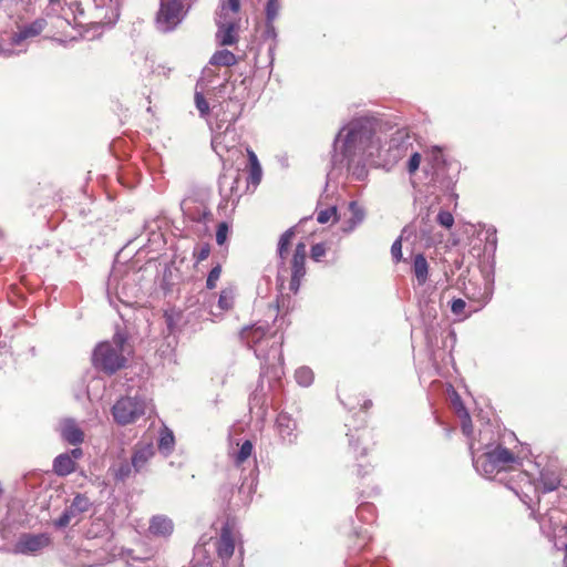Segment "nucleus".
<instances>
[{
	"label": "nucleus",
	"instance_id": "obj_6",
	"mask_svg": "<svg viewBox=\"0 0 567 567\" xmlns=\"http://www.w3.org/2000/svg\"><path fill=\"white\" fill-rule=\"evenodd\" d=\"M411 146L409 133L398 130L385 144L380 142V152L375 155V159L383 167L390 168L408 154Z\"/></svg>",
	"mask_w": 567,
	"mask_h": 567
},
{
	"label": "nucleus",
	"instance_id": "obj_3",
	"mask_svg": "<svg viewBox=\"0 0 567 567\" xmlns=\"http://www.w3.org/2000/svg\"><path fill=\"white\" fill-rule=\"evenodd\" d=\"M473 465L477 472L494 477L502 472L515 471L520 466L519 458L508 449L497 445L481 455L473 454Z\"/></svg>",
	"mask_w": 567,
	"mask_h": 567
},
{
	"label": "nucleus",
	"instance_id": "obj_53",
	"mask_svg": "<svg viewBox=\"0 0 567 567\" xmlns=\"http://www.w3.org/2000/svg\"><path fill=\"white\" fill-rule=\"evenodd\" d=\"M358 225H354V221L352 219H349L347 221V226L343 228L344 231L350 233Z\"/></svg>",
	"mask_w": 567,
	"mask_h": 567
},
{
	"label": "nucleus",
	"instance_id": "obj_28",
	"mask_svg": "<svg viewBox=\"0 0 567 567\" xmlns=\"http://www.w3.org/2000/svg\"><path fill=\"white\" fill-rule=\"evenodd\" d=\"M252 443L245 441L239 450L234 454V462L237 466L241 465L252 453Z\"/></svg>",
	"mask_w": 567,
	"mask_h": 567
},
{
	"label": "nucleus",
	"instance_id": "obj_54",
	"mask_svg": "<svg viewBox=\"0 0 567 567\" xmlns=\"http://www.w3.org/2000/svg\"><path fill=\"white\" fill-rule=\"evenodd\" d=\"M13 53L12 50H9V49H3L2 47H0V56H10L11 54Z\"/></svg>",
	"mask_w": 567,
	"mask_h": 567
},
{
	"label": "nucleus",
	"instance_id": "obj_49",
	"mask_svg": "<svg viewBox=\"0 0 567 567\" xmlns=\"http://www.w3.org/2000/svg\"><path fill=\"white\" fill-rule=\"evenodd\" d=\"M69 454L72 456V460L75 462V460H79L82 457L83 451L80 447H75Z\"/></svg>",
	"mask_w": 567,
	"mask_h": 567
},
{
	"label": "nucleus",
	"instance_id": "obj_35",
	"mask_svg": "<svg viewBox=\"0 0 567 567\" xmlns=\"http://www.w3.org/2000/svg\"><path fill=\"white\" fill-rule=\"evenodd\" d=\"M349 209L351 212L350 219L354 221V225L361 224L365 216L364 209L357 202H351L349 204Z\"/></svg>",
	"mask_w": 567,
	"mask_h": 567
},
{
	"label": "nucleus",
	"instance_id": "obj_34",
	"mask_svg": "<svg viewBox=\"0 0 567 567\" xmlns=\"http://www.w3.org/2000/svg\"><path fill=\"white\" fill-rule=\"evenodd\" d=\"M560 481L557 476L547 477L542 475L540 477V487L544 493L553 492L559 486Z\"/></svg>",
	"mask_w": 567,
	"mask_h": 567
},
{
	"label": "nucleus",
	"instance_id": "obj_20",
	"mask_svg": "<svg viewBox=\"0 0 567 567\" xmlns=\"http://www.w3.org/2000/svg\"><path fill=\"white\" fill-rule=\"evenodd\" d=\"M238 173H224L218 179L219 192L223 196H230L237 189Z\"/></svg>",
	"mask_w": 567,
	"mask_h": 567
},
{
	"label": "nucleus",
	"instance_id": "obj_47",
	"mask_svg": "<svg viewBox=\"0 0 567 567\" xmlns=\"http://www.w3.org/2000/svg\"><path fill=\"white\" fill-rule=\"evenodd\" d=\"M265 37L268 39H276L277 32L274 22H269L266 20Z\"/></svg>",
	"mask_w": 567,
	"mask_h": 567
},
{
	"label": "nucleus",
	"instance_id": "obj_48",
	"mask_svg": "<svg viewBox=\"0 0 567 567\" xmlns=\"http://www.w3.org/2000/svg\"><path fill=\"white\" fill-rule=\"evenodd\" d=\"M97 18L100 19V21L102 23H113L115 21V19L117 18V13L114 11V9L112 8V14L109 16L107 13H105L104 16L102 14H99Z\"/></svg>",
	"mask_w": 567,
	"mask_h": 567
},
{
	"label": "nucleus",
	"instance_id": "obj_55",
	"mask_svg": "<svg viewBox=\"0 0 567 567\" xmlns=\"http://www.w3.org/2000/svg\"><path fill=\"white\" fill-rule=\"evenodd\" d=\"M371 405H372V401H371V400H367V401H364V403H363V409H364V410H368Z\"/></svg>",
	"mask_w": 567,
	"mask_h": 567
},
{
	"label": "nucleus",
	"instance_id": "obj_4",
	"mask_svg": "<svg viewBox=\"0 0 567 567\" xmlns=\"http://www.w3.org/2000/svg\"><path fill=\"white\" fill-rule=\"evenodd\" d=\"M125 337L115 333L112 341H104L96 346L92 361L93 365L109 374H112L125 364Z\"/></svg>",
	"mask_w": 567,
	"mask_h": 567
},
{
	"label": "nucleus",
	"instance_id": "obj_27",
	"mask_svg": "<svg viewBox=\"0 0 567 567\" xmlns=\"http://www.w3.org/2000/svg\"><path fill=\"white\" fill-rule=\"evenodd\" d=\"M174 446V435L173 432L169 431L167 427H165L161 432V436L158 440V449L165 453L168 454Z\"/></svg>",
	"mask_w": 567,
	"mask_h": 567
},
{
	"label": "nucleus",
	"instance_id": "obj_24",
	"mask_svg": "<svg viewBox=\"0 0 567 567\" xmlns=\"http://www.w3.org/2000/svg\"><path fill=\"white\" fill-rule=\"evenodd\" d=\"M456 411H457L458 417L461 419L462 432L466 436H471L473 433L472 420H471L470 413L467 412V410L465 409V406L463 405V403L460 401L458 398H457V402H456Z\"/></svg>",
	"mask_w": 567,
	"mask_h": 567
},
{
	"label": "nucleus",
	"instance_id": "obj_15",
	"mask_svg": "<svg viewBox=\"0 0 567 567\" xmlns=\"http://www.w3.org/2000/svg\"><path fill=\"white\" fill-rule=\"evenodd\" d=\"M45 27V21L39 19L23 27L19 32L14 33L11 38L12 44L19 45L22 41L29 38L39 35Z\"/></svg>",
	"mask_w": 567,
	"mask_h": 567
},
{
	"label": "nucleus",
	"instance_id": "obj_51",
	"mask_svg": "<svg viewBox=\"0 0 567 567\" xmlns=\"http://www.w3.org/2000/svg\"><path fill=\"white\" fill-rule=\"evenodd\" d=\"M96 11H102L106 4L105 0H93Z\"/></svg>",
	"mask_w": 567,
	"mask_h": 567
},
{
	"label": "nucleus",
	"instance_id": "obj_14",
	"mask_svg": "<svg viewBox=\"0 0 567 567\" xmlns=\"http://www.w3.org/2000/svg\"><path fill=\"white\" fill-rule=\"evenodd\" d=\"M148 530L154 536L168 537L174 530V524L167 516L155 515L150 522Z\"/></svg>",
	"mask_w": 567,
	"mask_h": 567
},
{
	"label": "nucleus",
	"instance_id": "obj_38",
	"mask_svg": "<svg viewBox=\"0 0 567 567\" xmlns=\"http://www.w3.org/2000/svg\"><path fill=\"white\" fill-rule=\"evenodd\" d=\"M220 274H221L220 265H216L215 267L212 268V270L208 274L207 280H206V287L208 289H214L216 287L217 281L220 278Z\"/></svg>",
	"mask_w": 567,
	"mask_h": 567
},
{
	"label": "nucleus",
	"instance_id": "obj_37",
	"mask_svg": "<svg viewBox=\"0 0 567 567\" xmlns=\"http://www.w3.org/2000/svg\"><path fill=\"white\" fill-rule=\"evenodd\" d=\"M234 293L231 290H223L218 299V306L223 310H228L233 307Z\"/></svg>",
	"mask_w": 567,
	"mask_h": 567
},
{
	"label": "nucleus",
	"instance_id": "obj_13",
	"mask_svg": "<svg viewBox=\"0 0 567 567\" xmlns=\"http://www.w3.org/2000/svg\"><path fill=\"white\" fill-rule=\"evenodd\" d=\"M152 443H137L132 455V466L135 472L142 471L154 455Z\"/></svg>",
	"mask_w": 567,
	"mask_h": 567
},
{
	"label": "nucleus",
	"instance_id": "obj_46",
	"mask_svg": "<svg viewBox=\"0 0 567 567\" xmlns=\"http://www.w3.org/2000/svg\"><path fill=\"white\" fill-rule=\"evenodd\" d=\"M303 276L291 275L289 288L292 292L297 293L300 288V282Z\"/></svg>",
	"mask_w": 567,
	"mask_h": 567
},
{
	"label": "nucleus",
	"instance_id": "obj_42",
	"mask_svg": "<svg viewBox=\"0 0 567 567\" xmlns=\"http://www.w3.org/2000/svg\"><path fill=\"white\" fill-rule=\"evenodd\" d=\"M420 163H421V155L417 152H414L411 155V157L409 158L408 172L410 174H414L419 169Z\"/></svg>",
	"mask_w": 567,
	"mask_h": 567
},
{
	"label": "nucleus",
	"instance_id": "obj_52",
	"mask_svg": "<svg viewBox=\"0 0 567 567\" xmlns=\"http://www.w3.org/2000/svg\"><path fill=\"white\" fill-rule=\"evenodd\" d=\"M165 318H166V323H167V327L169 329V331L172 332L173 331V326H174V322H173V316L172 315H168L167 312L165 313Z\"/></svg>",
	"mask_w": 567,
	"mask_h": 567
},
{
	"label": "nucleus",
	"instance_id": "obj_59",
	"mask_svg": "<svg viewBox=\"0 0 567 567\" xmlns=\"http://www.w3.org/2000/svg\"><path fill=\"white\" fill-rule=\"evenodd\" d=\"M492 241H493V244H495V241H496V238H495V230L493 231V240H492Z\"/></svg>",
	"mask_w": 567,
	"mask_h": 567
},
{
	"label": "nucleus",
	"instance_id": "obj_30",
	"mask_svg": "<svg viewBox=\"0 0 567 567\" xmlns=\"http://www.w3.org/2000/svg\"><path fill=\"white\" fill-rule=\"evenodd\" d=\"M296 381L302 386H309L313 381V372L308 367H301L296 370Z\"/></svg>",
	"mask_w": 567,
	"mask_h": 567
},
{
	"label": "nucleus",
	"instance_id": "obj_7",
	"mask_svg": "<svg viewBox=\"0 0 567 567\" xmlns=\"http://www.w3.org/2000/svg\"><path fill=\"white\" fill-rule=\"evenodd\" d=\"M148 409L150 403L142 396H122L112 406V415L118 425H127L145 415Z\"/></svg>",
	"mask_w": 567,
	"mask_h": 567
},
{
	"label": "nucleus",
	"instance_id": "obj_57",
	"mask_svg": "<svg viewBox=\"0 0 567 567\" xmlns=\"http://www.w3.org/2000/svg\"><path fill=\"white\" fill-rule=\"evenodd\" d=\"M518 476L522 477V478H527V475L523 472H518Z\"/></svg>",
	"mask_w": 567,
	"mask_h": 567
},
{
	"label": "nucleus",
	"instance_id": "obj_1",
	"mask_svg": "<svg viewBox=\"0 0 567 567\" xmlns=\"http://www.w3.org/2000/svg\"><path fill=\"white\" fill-rule=\"evenodd\" d=\"M378 126L379 121L374 116L354 117L339 130L334 138V161L340 155L349 174L357 181L367 178V164L374 161L380 152Z\"/></svg>",
	"mask_w": 567,
	"mask_h": 567
},
{
	"label": "nucleus",
	"instance_id": "obj_29",
	"mask_svg": "<svg viewBox=\"0 0 567 567\" xmlns=\"http://www.w3.org/2000/svg\"><path fill=\"white\" fill-rule=\"evenodd\" d=\"M317 220L319 224L336 223L338 220L337 207L332 205L324 209H319L317 212Z\"/></svg>",
	"mask_w": 567,
	"mask_h": 567
},
{
	"label": "nucleus",
	"instance_id": "obj_25",
	"mask_svg": "<svg viewBox=\"0 0 567 567\" xmlns=\"http://www.w3.org/2000/svg\"><path fill=\"white\" fill-rule=\"evenodd\" d=\"M240 10V0H227L220 4L217 18H237Z\"/></svg>",
	"mask_w": 567,
	"mask_h": 567
},
{
	"label": "nucleus",
	"instance_id": "obj_5",
	"mask_svg": "<svg viewBox=\"0 0 567 567\" xmlns=\"http://www.w3.org/2000/svg\"><path fill=\"white\" fill-rule=\"evenodd\" d=\"M238 115L233 114L228 124L224 127L223 124H217L214 128L212 137V148L219 156L221 161H231L236 155L240 154L238 148L239 137L234 126ZM226 122V120H221Z\"/></svg>",
	"mask_w": 567,
	"mask_h": 567
},
{
	"label": "nucleus",
	"instance_id": "obj_8",
	"mask_svg": "<svg viewBox=\"0 0 567 567\" xmlns=\"http://www.w3.org/2000/svg\"><path fill=\"white\" fill-rule=\"evenodd\" d=\"M181 0L162 1L156 16V27L162 32H171L184 20L187 14Z\"/></svg>",
	"mask_w": 567,
	"mask_h": 567
},
{
	"label": "nucleus",
	"instance_id": "obj_12",
	"mask_svg": "<svg viewBox=\"0 0 567 567\" xmlns=\"http://www.w3.org/2000/svg\"><path fill=\"white\" fill-rule=\"evenodd\" d=\"M49 544V537L40 535H23L17 544L19 553L29 554L35 553Z\"/></svg>",
	"mask_w": 567,
	"mask_h": 567
},
{
	"label": "nucleus",
	"instance_id": "obj_23",
	"mask_svg": "<svg viewBox=\"0 0 567 567\" xmlns=\"http://www.w3.org/2000/svg\"><path fill=\"white\" fill-rule=\"evenodd\" d=\"M293 237H295V229L289 228L279 238L277 254H278V257H279L281 264L285 262V259L288 254V248H289Z\"/></svg>",
	"mask_w": 567,
	"mask_h": 567
},
{
	"label": "nucleus",
	"instance_id": "obj_43",
	"mask_svg": "<svg viewBox=\"0 0 567 567\" xmlns=\"http://www.w3.org/2000/svg\"><path fill=\"white\" fill-rule=\"evenodd\" d=\"M465 307H466V302L461 298L453 299L451 302V311L455 316L463 315Z\"/></svg>",
	"mask_w": 567,
	"mask_h": 567
},
{
	"label": "nucleus",
	"instance_id": "obj_44",
	"mask_svg": "<svg viewBox=\"0 0 567 567\" xmlns=\"http://www.w3.org/2000/svg\"><path fill=\"white\" fill-rule=\"evenodd\" d=\"M326 246L322 243L316 244L311 247V258L319 261L326 255Z\"/></svg>",
	"mask_w": 567,
	"mask_h": 567
},
{
	"label": "nucleus",
	"instance_id": "obj_32",
	"mask_svg": "<svg viewBox=\"0 0 567 567\" xmlns=\"http://www.w3.org/2000/svg\"><path fill=\"white\" fill-rule=\"evenodd\" d=\"M408 231V228H403L400 237L396 240H394V243L391 246V256L394 262H399L402 260V239L405 237Z\"/></svg>",
	"mask_w": 567,
	"mask_h": 567
},
{
	"label": "nucleus",
	"instance_id": "obj_60",
	"mask_svg": "<svg viewBox=\"0 0 567 567\" xmlns=\"http://www.w3.org/2000/svg\"><path fill=\"white\" fill-rule=\"evenodd\" d=\"M56 2H59V0H50V3H51V4H54V3H56Z\"/></svg>",
	"mask_w": 567,
	"mask_h": 567
},
{
	"label": "nucleus",
	"instance_id": "obj_63",
	"mask_svg": "<svg viewBox=\"0 0 567 567\" xmlns=\"http://www.w3.org/2000/svg\"><path fill=\"white\" fill-rule=\"evenodd\" d=\"M3 0H0V3L2 2Z\"/></svg>",
	"mask_w": 567,
	"mask_h": 567
},
{
	"label": "nucleus",
	"instance_id": "obj_61",
	"mask_svg": "<svg viewBox=\"0 0 567 567\" xmlns=\"http://www.w3.org/2000/svg\"><path fill=\"white\" fill-rule=\"evenodd\" d=\"M365 453H367V450H365V449H363V450L361 451V455H365Z\"/></svg>",
	"mask_w": 567,
	"mask_h": 567
},
{
	"label": "nucleus",
	"instance_id": "obj_2",
	"mask_svg": "<svg viewBox=\"0 0 567 567\" xmlns=\"http://www.w3.org/2000/svg\"><path fill=\"white\" fill-rule=\"evenodd\" d=\"M241 338L254 349L256 357L260 360V377L271 374L272 379L279 380L282 371V334L274 332L267 334L266 328L255 324L241 331Z\"/></svg>",
	"mask_w": 567,
	"mask_h": 567
},
{
	"label": "nucleus",
	"instance_id": "obj_11",
	"mask_svg": "<svg viewBox=\"0 0 567 567\" xmlns=\"http://www.w3.org/2000/svg\"><path fill=\"white\" fill-rule=\"evenodd\" d=\"M276 429L284 443L291 444L296 442L298 436L297 423L288 413L281 412L278 414Z\"/></svg>",
	"mask_w": 567,
	"mask_h": 567
},
{
	"label": "nucleus",
	"instance_id": "obj_33",
	"mask_svg": "<svg viewBox=\"0 0 567 567\" xmlns=\"http://www.w3.org/2000/svg\"><path fill=\"white\" fill-rule=\"evenodd\" d=\"M427 161L433 169L440 168L444 164L442 150L433 147L429 153Z\"/></svg>",
	"mask_w": 567,
	"mask_h": 567
},
{
	"label": "nucleus",
	"instance_id": "obj_17",
	"mask_svg": "<svg viewBox=\"0 0 567 567\" xmlns=\"http://www.w3.org/2000/svg\"><path fill=\"white\" fill-rule=\"evenodd\" d=\"M306 255L307 246L305 243H298L291 260V275L305 276L306 275Z\"/></svg>",
	"mask_w": 567,
	"mask_h": 567
},
{
	"label": "nucleus",
	"instance_id": "obj_18",
	"mask_svg": "<svg viewBox=\"0 0 567 567\" xmlns=\"http://www.w3.org/2000/svg\"><path fill=\"white\" fill-rule=\"evenodd\" d=\"M132 468V462L130 463L127 460H121L109 467L107 474L116 482H124L131 476Z\"/></svg>",
	"mask_w": 567,
	"mask_h": 567
},
{
	"label": "nucleus",
	"instance_id": "obj_41",
	"mask_svg": "<svg viewBox=\"0 0 567 567\" xmlns=\"http://www.w3.org/2000/svg\"><path fill=\"white\" fill-rule=\"evenodd\" d=\"M229 233L227 223H220L216 230V243L221 246L226 243Z\"/></svg>",
	"mask_w": 567,
	"mask_h": 567
},
{
	"label": "nucleus",
	"instance_id": "obj_16",
	"mask_svg": "<svg viewBox=\"0 0 567 567\" xmlns=\"http://www.w3.org/2000/svg\"><path fill=\"white\" fill-rule=\"evenodd\" d=\"M61 436L72 445L81 444L84 440V433L73 420H66L61 427Z\"/></svg>",
	"mask_w": 567,
	"mask_h": 567
},
{
	"label": "nucleus",
	"instance_id": "obj_40",
	"mask_svg": "<svg viewBox=\"0 0 567 567\" xmlns=\"http://www.w3.org/2000/svg\"><path fill=\"white\" fill-rule=\"evenodd\" d=\"M195 104L202 116H206L209 113L208 102L199 92L195 94Z\"/></svg>",
	"mask_w": 567,
	"mask_h": 567
},
{
	"label": "nucleus",
	"instance_id": "obj_26",
	"mask_svg": "<svg viewBox=\"0 0 567 567\" xmlns=\"http://www.w3.org/2000/svg\"><path fill=\"white\" fill-rule=\"evenodd\" d=\"M247 152H248V157H249V163H250L249 179H250L251 184L258 185L260 183L261 174H262L261 166L258 162L256 154L250 150H247Z\"/></svg>",
	"mask_w": 567,
	"mask_h": 567
},
{
	"label": "nucleus",
	"instance_id": "obj_22",
	"mask_svg": "<svg viewBox=\"0 0 567 567\" xmlns=\"http://www.w3.org/2000/svg\"><path fill=\"white\" fill-rule=\"evenodd\" d=\"M237 59L229 50H219L213 54L209 63L213 65L231 66L236 63Z\"/></svg>",
	"mask_w": 567,
	"mask_h": 567
},
{
	"label": "nucleus",
	"instance_id": "obj_62",
	"mask_svg": "<svg viewBox=\"0 0 567 567\" xmlns=\"http://www.w3.org/2000/svg\"><path fill=\"white\" fill-rule=\"evenodd\" d=\"M509 488L515 491V494H518V491H516L514 487L509 486Z\"/></svg>",
	"mask_w": 567,
	"mask_h": 567
},
{
	"label": "nucleus",
	"instance_id": "obj_19",
	"mask_svg": "<svg viewBox=\"0 0 567 567\" xmlns=\"http://www.w3.org/2000/svg\"><path fill=\"white\" fill-rule=\"evenodd\" d=\"M53 471L59 476H66L75 471V462L69 453L60 454L53 461Z\"/></svg>",
	"mask_w": 567,
	"mask_h": 567
},
{
	"label": "nucleus",
	"instance_id": "obj_10",
	"mask_svg": "<svg viewBox=\"0 0 567 567\" xmlns=\"http://www.w3.org/2000/svg\"><path fill=\"white\" fill-rule=\"evenodd\" d=\"M217 41L220 45H233L238 41V18H216Z\"/></svg>",
	"mask_w": 567,
	"mask_h": 567
},
{
	"label": "nucleus",
	"instance_id": "obj_36",
	"mask_svg": "<svg viewBox=\"0 0 567 567\" xmlns=\"http://www.w3.org/2000/svg\"><path fill=\"white\" fill-rule=\"evenodd\" d=\"M186 214L195 221H206L212 216L210 210L205 206L198 208L197 212H192L190 208H187Z\"/></svg>",
	"mask_w": 567,
	"mask_h": 567
},
{
	"label": "nucleus",
	"instance_id": "obj_39",
	"mask_svg": "<svg viewBox=\"0 0 567 567\" xmlns=\"http://www.w3.org/2000/svg\"><path fill=\"white\" fill-rule=\"evenodd\" d=\"M437 223L446 229H450L454 224V217L450 212L441 210L436 217Z\"/></svg>",
	"mask_w": 567,
	"mask_h": 567
},
{
	"label": "nucleus",
	"instance_id": "obj_50",
	"mask_svg": "<svg viewBox=\"0 0 567 567\" xmlns=\"http://www.w3.org/2000/svg\"><path fill=\"white\" fill-rule=\"evenodd\" d=\"M153 72L167 76L168 73L171 72V68H165L164 65H158L156 69L153 70Z\"/></svg>",
	"mask_w": 567,
	"mask_h": 567
},
{
	"label": "nucleus",
	"instance_id": "obj_58",
	"mask_svg": "<svg viewBox=\"0 0 567 567\" xmlns=\"http://www.w3.org/2000/svg\"><path fill=\"white\" fill-rule=\"evenodd\" d=\"M565 563H567V545L565 546Z\"/></svg>",
	"mask_w": 567,
	"mask_h": 567
},
{
	"label": "nucleus",
	"instance_id": "obj_31",
	"mask_svg": "<svg viewBox=\"0 0 567 567\" xmlns=\"http://www.w3.org/2000/svg\"><path fill=\"white\" fill-rule=\"evenodd\" d=\"M281 3L279 0H267L266 3V20L269 22H274L280 12Z\"/></svg>",
	"mask_w": 567,
	"mask_h": 567
},
{
	"label": "nucleus",
	"instance_id": "obj_9",
	"mask_svg": "<svg viewBox=\"0 0 567 567\" xmlns=\"http://www.w3.org/2000/svg\"><path fill=\"white\" fill-rule=\"evenodd\" d=\"M92 503L87 496L83 494H76L72 499L71 504L64 509L61 516L54 522L58 528H64L70 525L73 520L79 522L80 516L87 512Z\"/></svg>",
	"mask_w": 567,
	"mask_h": 567
},
{
	"label": "nucleus",
	"instance_id": "obj_21",
	"mask_svg": "<svg viewBox=\"0 0 567 567\" xmlns=\"http://www.w3.org/2000/svg\"><path fill=\"white\" fill-rule=\"evenodd\" d=\"M413 272L420 286L426 282L429 277V264L423 254H417L414 257Z\"/></svg>",
	"mask_w": 567,
	"mask_h": 567
},
{
	"label": "nucleus",
	"instance_id": "obj_56",
	"mask_svg": "<svg viewBox=\"0 0 567 567\" xmlns=\"http://www.w3.org/2000/svg\"><path fill=\"white\" fill-rule=\"evenodd\" d=\"M347 436H349V444H350V446L355 447V445L353 443V436L351 434H349V433L347 434Z\"/></svg>",
	"mask_w": 567,
	"mask_h": 567
},
{
	"label": "nucleus",
	"instance_id": "obj_45",
	"mask_svg": "<svg viewBox=\"0 0 567 567\" xmlns=\"http://www.w3.org/2000/svg\"><path fill=\"white\" fill-rule=\"evenodd\" d=\"M210 254V248L208 245H203L198 248V250L195 251L194 256L197 259V261H203L208 258Z\"/></svg>",
	"mask_w": 567,
	"mask_h": 567
}]
</instances>
